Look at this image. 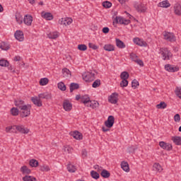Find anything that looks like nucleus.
Returning <instances> with one entry per match:
<instances>
[{
	"label": "nucleus",
	"mask_w": 181,
	"mask_h": 181,
	"mask_svg": "<svg viewBox=\"0 0 181 181\" xmlns=\"http://www.w3.org/2000/svg\"><path fill=\"white\" fill-rule=\"evenodd\" d=\"M63 108L64 110H65V111H71V108H73V105L68 100H65L63 103Z\"/></svg>",
	"instance_id": "12"
},
{
	"label": "nucleus",
	"mask_w": 181,
	"mask_h": 181,
	"mask_svg": "<svg viewBox=\"0 0 181 181\" xmlns=\"http://www.w3.org/2000/svg\"><path fill=\"white\" fill-rule=\"evenodd\" d=\"M49 83V79L47 78H42L40 80V86H46Z\"/></svg>",
	"instance_id": "46"
},
{
	"label": "nucleus",
	"mask_w": 181,
	"mask_h": 181,
	"mask_svg": "<svg viewBox=\"0 0 181 181\" xmlns=\"http://www.w3.org/2000/svg\"><path fill=\"white\" fill-rule=\"evenodd\" d=\"M158 54H160L163 60H169L170 59H172L173 56L172 52L166 47L160 48L158 50Z\"/></svg>",
	"instance_id": "1"
},
{
	"label": "nucleus",
	"mask_w": 181,
	"mask_h": 181,
	"mask_svg": "<svg viewBox=\"0 0 181 181\" xmlns=\"http://www.w3.org/2000/svg\"><path fill=\"white\" fill-rule=\"evenodd\" d=\"M94 169H95L96 170H98V172H101L103 170V168L100 167L98 165H94Z\"/></svg>",
	"instance_id": "61"
},
{
	"label": "nucleus",
	"mask_w": 181,
	"mask_h": 181,
	"mask_svg": "<svg viewBox=\"0 0 181 181\" xmlns=\"http://www.w3.org/2000/svg\"><path fill=\"white\" fill-rule=\"evenodd\" d=\"M134 63H136L139 66L144 67V62L139 58L134 62Z\"/></svg>",
	"instance_id": "59"
},
{
	"label": "nucleus",
	"mask_w": 181,
	"mask_h": 181,
	"mask_svg": "<svg viewBox=\"0 0 181 181\" xmlns=\"http://www.w3.org/2000/svg\"><path fill=\"white\" fill-rule=\"evenodd\" d=\"M14 36L16 39L18 40V42H23V39H24L23 32H22L21 30H17L15 33Z\"/></svg>",
	"instance_id": "15"
},
{
	"label": "nucleus",
	"mask_w": 181,
	"mask_h": 181,
	"mask_svg": "<svg viewBox=\"0 0 181 181\" xmlns=\"http://www.w3.org/2000/svg\"><path fill=\"white\" fill-rule=\"evenodd\" d=\"M103 33H108L110 32V28L108 27H105L102 30Z\"/></svg>",
	"instance_id": "63"
},
{
	"label": "nucleus",
	"mask_w": 181,
	"mask_h": 181,
	"mask_svg": "<svg viewBox=\"0 0 181 181\" xmlns=\"http://www.w3.org/2000/svg\"><path fill=\"white\" fill-rule=\"evenodd\" d=\"M165 69L167 71H170V73H175V71H179V68L175 67V66L171 64H166L165 66Z\"/></svg>",
	"instance_id": "13"
},
{
	"label": "nucleus",
	"mask_w": 181,
	"mask_h": 181,
	"mask_svg": "<svg viewBox=\"0 0 181 181\" xmlns=\"http://www.w3.org/2000/svg\"><path fill=\"white\" fill-rule=\"evenodd\" d=\"M0 49H1V50H9V49H11V47L8 43L3 42L0 44Z\"/></svg>",
	"instance_id": "32"
},
{
	"label": "nucleus",
	"mask_w": 181,
	"mask_h": 181,
	"mask_svg": "<svg viewBox=\"0 0 181 181\" xmlns=\"http://www.w3.org/2000/svg\"><path fill=\"white\" fill-rule=\"evenodd\" d=\"M38 97H40L41 100H50L52 98V94L45 92L38 94Z\"/></svg>",
	"instance_id": "16"
},
{
	"label": "nucleus",
	"mask_w": 181,
	"mask_h": 181,
	"mask_svg": "<svg viewBox=\"0 0 181 181\" xmlns=\"http://www.w3.org/2000/svg\"><path fill=\"white\" fill-rule=\"evenodd\" d=\"M67 170H68V172H70L71 173H74V172H76L77 169L76 168V166L71 164H69L67 166Z\"/></svg>",
	"instance_id": "42"
},
{
	"label": "nucleus",
	"mask_w": 181,
	"mask_h": 181,
	"mask_svg": "<svg viewBox=\"0 0 181 181\" xmlns=\"http://www.w3.org/2000/svg\"><path fill=\"white\" fill-rule=\"evenodd\" d=\"M108 101L111 104H117L118 103V93H113L111 94L110 96L108 98Z\"/></svg>",
	"instance_id": "8"
},
{
	"label": "nucleus",
	"mask_w": 181,
	"mask_h": 181,
	"mask_svg": "<svg viewBox=\"0 0 181 181\" xmlns=\"http://www.w3.org/2000/svg\"><path fill=\"white\" fill-rule=\"evenodd\" d=\"M40 170H42V172H49V170H50V167L47 165H43L41 166Z\"/></svg>",
	"instance_id": "51"
},
{
	"label": "nucleus",
	"mask_w": 181,
	"mask_h": 181,
	"mask_svg": "<svg viewBox=\"0 0 181 181\" xmlns=\"http://www.w3.org/2000/svg\"><path fill=\"white\" fill-rule=\"evenodd\" d=\"M128 86V80L127 79H122L120 82V87H127Z\"/></svg>",
	"instance_id": "56"
},
{
	"label": "nucleus",
	"mask_w": 181,
	"mask_h": 181,
	"mask_svg": "<svg viewBox=\"0 0 181 181\" xmlns=\"http://www.w3.org/2000/svg\"><path fill=\"white\" fill-rule=\"evenodd\" d=\"M135 149H136V148L134 146H130V147L128 148V151L130 153H132L133 152H135Z\"/></svg>",
	"instance_id": "62"
},
{
	"label": "nucleus",
	"mask_w": 181,
	"mask_h": 181,
	"mask_svg": "<svg viewBox=\"0 0 181 181\" xmlns=\"http://www.w3.org/2000/svg\"><path fill=\"white\" fill-rule=\"evenodd\" d=\"M59 35H60L57 31L51 32L47 34L49 39H57V37H59Z\"/></svg>",
	"instance_id": "22"
},
{
	"label": "nucleus",
	"mask_w": 181,
	"mask_h": 181,
	"mask_svg": "<svg viewBox=\"0 0 181 181\" xmlns=\"http://www.w3.org/2000/svg\"><path fill=\"white\" fill-rule=\"evenodd\" d=\"M100 176H102V177H104L105 179H108V177L111 176V174L107 170H102L100 172Z\"/></svg>",
	"instance_id": "27"
},
{
	"label": "nucleus",
	"mask_w": 181,
	"mask_h": 181,
	"mask_svg": "<svg viewBox=\"0 0 181 181\" xmlns=\"http://www.w3.org/2000/svg\"><path fill=\"white\" fill-rule=\"evenodd\" d=\"M58 88L62 91H66V85L63 82H59L58 83Z\"/></svg>",
	"instance_id": "47"
},
{
	"label": "nucleus",
	"mask_w": 181,
	"mask_h": 181,
	"mask_svg": "<svg viewBox=\"0 0 181 181\" xmlns=\"http://www.w3.org/2000/svg\"><path fill=\"white\" fill-rule=\"evenodd\" d=\"M29 165L31 166V168H37L39 165V162L35 159H32L30 160Z\"/></svg>",
	"instance_id": "35"
},
{
	"label": "nucleus",
	"mask_w": 181,
	"mask_h": 181,
	"mask_svg": "<svg viewBox=\"0 0 181 181\" xmlns=\"http://www.w3.org/2000/svg\"><path fill=\"white\" fill-rule=\"evenodd\" d=\"M42 16L47 21H52L53 19V16L50 13H42Z\"/></svg>",
	"instance_id": "28"
},
{
	"label": "nucleus",
	"mask_w": 181,
	"mask_h": 181,
	"mask_svg": "<svg viewBox=\"0 0 181 181\" xmlns=\"http://www.w3.org/2000/svg\"><path fill=\"white\" fill-rule=\"evenodd\" d=\"M31 101L33 103L34 105H36L37 107H42V105H43L42 100L40 98L39 96L32 97Z\"/></svg>",
	"instance_id": "9"
},
{
	"label": "nucleus",
	"mask_w": 181,
	"mask_h": 181,
	"mask_svg": "<svg viewBox=\"0 0 181 181\" xmlns=\"http://www.w3.org/2000/svg\"><path fill=\"white\" fill-rule=\"evenodd\" d=\"M159 146L163 149H165V151H172L173 146L172 144L169 143H165V141H160Z\"/></svg>",
	"instance_id": "11"
},
{
	"label": "nucleus",
	"mask_w": 181,
	"mask_h": 181,
	"mask_svg": "<svg viewBox=\"0 0 181 181\" xmlns=\"http://www.w3.org/2000/svg\"><path fill=\"white\" fill-rule=\"evenodd\" d=\"M174 13L177 15V16H181V4L179 3H177L174 4L173 6Z\"/></svg>",
	"instance_id": "14"
},
{
	"label": "nucleus",
	"mask_w": 181,
	"mask_h": 181,
	"mask_svg": "<svg viewBox=\"0 0 181 181\" xmlns=\"http://www.w3.org/2000/svg\"><path fill=\"white\" fill-rule=\"evenodd\" d=\"M23 181H37V180H36V177L33 176H29V175H25V177H23Z\"/></svg>",
	"instance_id": "39"
},
{
	"label": "nucleus",
	"mask_w": 181,
	"mask_h": 181,
	"mask_svg": "<svg viewBox=\"0 0 181 181\" xmlns=\"http://www.w3.org/2000/svg\"><path fill=\"white\" fill-rule=\"evenodd\" d=\"M115 121V118H114V116L110 115L108 117L107 120L105 122V125L107 127V128H112L114 127V122Z\"/></svg>",
	"instance_id": "6"
},
{
	"label": "nucleus",
	"mask_w": 181,
	"mask_h": 181,
	"mask_svg": "<svg viewBox=\"0 0 181 181\" xmlns=\"http://www.w3.org/2000/svg\"><path fill=\"white\" fill-rule=\"evenodd\" d=\"M0 66L1 67H8L9 66V62L5 59H0Z\"/></svg>",
	"instance_id": "41"
},
{
	"label": "nucleus",
	"mask_w": 181,
	"mask_h": 181,
	"mask_svg": "<svg viewBox=\"0 0 181 181\" xmlns=\"http://www.w3.org/2000/svg\"><path fill=\"white\" fill-rule=\"evenodd\" d=\"M11 115H13V117H16L17 115H19V110L16 107H12L11 109Z\"/></svg>",
	"instance_id": "43"
},
{
	"label": "nucleus",
	"mask_w": 181,
	"mask_h": 181,
	"mask_svg": "<svg viewBox=\"0 0 181 181\" xmlns=\"http://www.w3.org/2000/svg\"><path fill=\"white\" fill-rule=\"evenodd\" d=\"M16 21L17 23H18L19 25H21V23H23V18L21 14L16 15Z\"/></svg>",
	"instance_id": "44"
},
{
	"label": "nucleus",
	"mask_w": 181,
	"mask_h": 181,
	"mask_svg": "<svg viewBox=\"0 0 181 181\" xmlns=\"http://www.w3.org/2000/svg\"><path fill=\"white\" fill-rule=\"evenodd\" d=\"M158 6H160V8H169L170 7V3H169L168 0L163 1L158 4Z\"/></svg>",
	"instance_id": "24"
},
{
	"label": "nucleus",
	"mask_w": 181,
	"mask_h": 181,
	"mask_svg": "<svg viewBox=\"0 0 181 181\" xmlns=\"http://www.w3.org/2000/svg\"><path fill=\"white\" fill-rule=\"evenodd\" d=\"M14 104L21 110L22 107H24L25 102L23 100H15Z\"/></svg>",
	"instance_id": "33"
},
{
	"label": "nucleus",
	"mask_w": 181,
	"mask_h": 181,
	"mask_svg": "<svg viewBox=\"0 0 181 181\" xmlns=\"http://www.w3.org/2000/svg\"><path fill=\"white\" fill-rule=\"evenodd\" d=\"M81 103H83L85 105H88L91 100L88 95H85L81 97Z\"/></svg>",
	"instance_id": "19"
},
{
	"label": "nucleus",
	"mask_w": 181,
	"mask_h": 181,
	"mask_svg": "<svg viewBox=\"0 0 181 181\" xmlns=\"http://www.w3.org/2000/svg\"><path fill=\"white\" fill-rule=\"evenodd\" d=\"M64 151L67 153H71V152H73V148L70 147L69 146H65L64 147Z\"/></svg>",
	"instance_id": "52"
},
{
	"label": "nucleus",
	"mask_w": 181,
	"mask_h": 181,
	"mask_svg": "<svg viewBox=\"0 0 181 181\" xmlns=\"http://www.w3.org/2000/svg\"><path fill=\"white\" fill-rule=\"evenodd\" d=\"M100 86H101V80L100 79L95 80L92 85L93 88H97V87H100Z\"/></svg>",
	"instance_id": "45"
},
{
	"label": "nucleus",
	"mask_w": 181,
	"mask_h": 181,
	"mask_svg": "<svg viewBox=\"0 0 181 181\" xmlns=\"http://www.w3.org/2000/svg\"><path fill=\"white\" fill-rule=\"evenodd\" d=\"M59 25H64V26H69V25H71L73 23V19L71 18H61L59 21Z\"/></svg>",
	"instance_id": "7"
},
{
	"label": "nucleus",
	"mask_w": 181,
	"mask_h": 181,
	"mask_svg": "<svg viewBox=\"0 0 181 181\" xmlns=\"http://www.w3.org/2000/svg\"><path fill=\"white\" fill-rule=\"evenodd\" d=\"M78 50H81V52H86L87 50V45L84 44H81L78 45Z\"/></svg>",
	"instance_id": "49"
},
{
	"label": "nucleus",
	"mask_w": 181,
	"mask_h": 181,
	"mask_svg": "<svg viewBox=\"0 0 181 181\" xmlns=\"http://www.w3.org/2000/svg\"><path fill=\"white\" fill-rule=\"evenodd\" d=\"M114 23H119L120 25H123L124 18L121 16H116L115 18V21H113V25Z\"/></svg>",
	"instance_id": "31"
},
{
	"label": "nucleus",
	"mask_w": 181,
	"mask_h": 181,
	"mask_svg": "<svg viewBox=\"0 0 181 181\" xmlns=\"http://www.w3.org/2000/svg\"><path fill=\"white\" fill-rule=\"evenodd\" d=\"M163 36L164 40H167V42H171L172 43L176 42V36L173 33L165 31L163 33Z\"/></svg>",
	"instance_id": "2"
},
{
	"label": "nucleus",
	"mask_w": 181,
	"mask_h": 181,
	"mask_svg": "<svg viewBox=\"0 0 181 181\" xmlns=\"http://www.w3.org/2000/svg\"><path fill=\"white\" fill-rule=\"evenodd\" d=\"M71 135L74 138V139H77V141H81L83 139V134L78 131H75L72 132Z\"/></svg>",
	"instance_id": "18"
},
{
	"label": "nucleus",
	"mask_w": 181,
	"mask_h": 181,
	"mask_svg": "<svg viewBox=\"0 0 181 181\" xmlns=\"http://www.w3.org/2000/svg\"><path fill=\"white\" fill-rule=\"evenodd\" d=\"M88 47L90 49H93V50H97L98 49V46L93 42H89Z\"/></svg>",
	"instance_id": "55"
},
{
	"label": "nucleus",
	"mask_w": 181,
	"mask_h": 181,
	"mask_svg": "<svg viewBox=\"0 0 181 181\" xmlns=\"http://www.w3.org/2000/svg\"><path fill=\"white\" fill-rule=\"evenodd\" d=\"M116 46L119 47V49H125L126 46L124 42L121 40L116 38Z\"/></svg>",
	"instance_id": "26"
},
{
	"label": "nucleus",
	"mask_w": 181,
	"mask_h": 181,
	"mask_svg": "<svg viewBox=\"0 0 181 181\" xmlns=\"http://www.w3.org/2000/svg\"><path fill=\"white\" fill-rule=\"evenodd\" d=\"M174 121H175V122H180V115L176 114V115L174 116Z\"/></svg>",
	"instance_id": "58"
},
{
	"label": "nucleus",
	"mask_w": 181,
	"mask_h": 181,
	"mask_svg": "<svg viewBox=\"0 0 181 181\" xmlns=\"http://www.w3.org/2000/svg\"><path fill=\"white\" fill-rule=\"evenodd\" d=\"M120 78H122V80H128V78H129V74L127 71L122 72L120 74Z\"/></svg>",
	"instance_id": "36"
},
{
	"label": "nucleus",
	"mask_w": 181,
	"mask_h": 181,
	"mask_svg": "<svg viewBox=\"0 0 181 181\" xmlns=\"http://www.w3.org/2000/svg\"><path fill=\"white\" fill-rule=\"evenodd\" d=\"M135 8L136 11H138V12H145L146 11V7L142 4H136Z\"/></svg>",
	"instance_id": "20"
},
{
	"label": "nucleus",
	"mask_w": 181,
	"mask_h": 181,
	"mask_svg": "<svg viewBox=\"0 0 181 181\" xmlns=\"http://www.w3.org/2000/svg\"><path fill=\"white\" fill-rule=\"evenodd\" d=\"M133 42L135 45L140 46L141 47H146L148 46V43L139 37L134 38Z\"/></svg>",
	"instance_id": "5"
},
{
	"label": "nucleus",
	"mask_w": 181,
	"mask_h": 181,
	"mask_svg": "<svg viewBox=\"0 0 181 181\" xmlns=\"http://www.w3.org/2000/svg\"><path fill=\"white\" fill-rule=\"evenodd\" d=\"M171 140L175 144V145H181V137L177 136H174L171 137Z\"/></svg>",
	"instance_id": "23"
},
{
	"label": "nucleus",
	"mask_w": 181,
	"mask_h": 181,
	"mask_svg": "<svg viewBox=\"0 0 181 181\" xmlns=\"http://www.w3.org/2000/svg\"><path fill=\"white\" fill-rule=\"evenodd\" d=\"M153 170H156V172H162L163 168H162V166H160L159 163H154L153 165Z\"/></svg>",
	"instance_id": "30"
},
{
	"label": "nucleus",
	"mask_w": 181,
	"mask_h": 181,
	"mask_svg": "<svg viewBox=\"0 0 181 181\" xmlns=\"http://www.w3.org/2000/svg\"><path fill=\"white\" fill-rule=\"evenodd\" d=\"M90 176L93 177V179H95V180L100 179V174L94 170L90 172Z\"/></svg>",
	"instance_id": "38"
},
{
	"label": "nucleus",
	"mask_w": 181,
	"mask_h": 181,
	"mask_svg": "<svg viewBox=\"0 0 181 181\" xmlns=\"http://www.w3.org/2000/svg\"><path fill=\"white\" fill-rule=\"evenodd\" d=\"M83 79L84 81L90 82L94 81L95 79V74L93 72H88L83 74Z\"/></svg>",
	"instance_id": "4"
},
{
	"label": "nucleus",
	"mask_w": 181,
	"mask_h": 181,
	"mask_svg": "<svg viewBox=\"0 0 181 181\" xmlns=\"http://www.w3.org/2000/svg\"><path fill=\"white\" fill-rule=\"evenodd\" d=\"M175 94L178 98H180L181 100V87H177L175 88Z\"/></svg>",
	"instance_id": "53"
},
{
	"label": "nucleus",
	"mask_w": 181,
	"mask_h": 181,
	"mask_svg": "<svg viewBox=\"0 0 181 181\" xmlns=\"http://www.w3.org/2000/svg\"><path fill=\"white\" fill-rule=\"evenodd\" d=\"M138 86H139V82H138V81H136V79L133 80L132 82V87L136 88Z\"/></svg>",
	"instance_id": "57"
},
{
	"label": "nucleus",
	"mask_w": 181,
	"mask_h": 181,
	"mask_svg": "<svg viewBox=\"0 0 181 181\" xmlns=\"http://www.w3.org/2000/svg\"><path fill=\"white\" fill-rule=\"evenodd\" d=\"M32 108V105H25L24 106L21 107L20 109L21 111V115L23 117H29L30 115V110Z\"/></svg>",
	"instance_id": "3"
},
{
	"label": "nucleus",
	"mask_w": 181,
	"mask_h": 181,
	"mask_svg": "<svg viewBox=\"0 0 181 181\" xmlns=\"http://www.w3.org/2000/svg\"><path fill=\"white\" fill-rule=\"evenodd\" d=\"M12 129H15V126L8 127L6 128V132L9 133Z\"/></svg>",
	"instance_id": "60"
},
{
	"label": "nucleus",
	"mask_w": 181,
	"mask_h": 181,
	"mask_svg": "<svg viewBox=\"0 0 181 181\" xmlns=\"http://www.w3.org/2000/svg\"><path fill=\"white\" fill-rule=\"evenodd\" d=\"M99 104L97 101H93V103L90 102L89 105H87V107H91L92 108H97Z\"/></svg>",
	"instance_id": "48"
},
{
	"label": "nucleus",
	"mask_w": 181,
	"mask_h": 181,
	"mask_svg": "<svg viewBox=\"0 0 181 181\" xmlns=\"http://www.w3.org/2000/svg\"><path fill=\"white\" fill-rule=\"evenodd\" d=\"M23 22L27 26H31L33 22V17L30 15H25L23 18Z\"/></svg>",
	"instance_id": "10"
},
{
	"label": "nucleus",
	"mask_w": 181,
	"mask_h": 181,
	"mask_svg": "<svg viewBox=\"0 0 181 181\" xmlns=\"http://www.w3.org/2000/svg\"><path fill=\"white\" fill-rule=\"evenodd\" d=\"M103 49L106 52H114L115 50V47L111 44H106L103 47Z\"/></svg>",
	"instance_id": "21"
},
{
	"label": "nucleus",
	"mask_w": 181,
	"mask_h": 181,
	"mask_svg": "<svg viewBox=\"0 0 181 181\" xmlns=\"http://www.w3.org/2000/svg\"><path fill=\"white\" fill-rule=\"evenodd\" d=\"M168 107V105L165 102H160L159 104L156 105V108L158 110H165Z\"/></svg>",
	"instance_id": "37"
},
{
	"label": "nucleus",
	"mask_w": 181,
	"mask_h": 181,
	"mask_svg": "<svg viewBox=\"0 0 181 181\" xmlns=\"http://www.w3.org/2000/svg\"><path fill=\"white\" fill-rule=\"evenodd\" d=\"M103 6L108 9V8H111V6H112V4L108 1H106L103 3Z\"/></svg>",
	"instance_id": "50"
},
{
	"label": "nucleus",
	"mask_w": 181,
	"mask_h": 181,
	"mask_svg": "<svg viewBox=\"0 0 181 181\" xmlns=\"http://www.w3.org/2000/svg\"><path fill=\"white\" fill-rule=\"evenodd\" d=\"M21 171L22 172V173H25L26 175H29V173H30V169H29L26 165H23V167H21Z\"/></svg>",
	"instance_id": "40"
},
{
	"label": "nucleus",
	"mask_w": 181,
	"mask_h": 181,
	"mask_svg": "<svg viewBox=\"0 0 181 181\" xmlns=\"http://www.w3.org/2000/svg\"><path fill=\"white\" fill-rule=\"evenodd\" d=\"M14 129H17L21 134H28L29 129L23 128V126L14 125Z\"/></svg>",
	"instance_id": "17"
},
{
	"label": "nucleus",
	"mask_w": 181,
	"mask_h": 181,
	"mask_svg": "<svg viewBox=\"0 0 181 181\" xmlns=\"http://www.w3.org/2000/svg\"><path fill=\"white\" fill-rule=\"evenodd\" d=\"M129 56H130V59L132 62H135L136 61V59H138L136 54H135L134 52L130 53Z\"/></svg>",
	"instance_id": "54"
},
{
	"label": "nucleus",
	"mask_w": 181,
	"mask_h": 181,
	"mask_svg": "<svg viewBox=\"0 0 181 181\" xmlns=\"http://www.w3.org/2000/svg\"><path fill=\"white\" fill-rule=\"evenodd\" d=\"M62 74L64 77H70L71 74L70 73V70L69 69L64 68L62 69Z\"/></svg>",
	"instance_id": "34"
},
{
	"label": "nucleus",
	"mask_w": 181,
	"mask_h": 181,
	"mask_svg": "<svg viewBox=\"0 0 181 181\" xmlns=\"http://www.w3.org/2000/svg\"><path fill=\"white\" fill-rule=\"evenodd\" d=\"M80 88V85L76 83H71L69 86L70 93H73L74 90H78Z\"/></svg>",
	"instance_id": "25"
},
{
	"label": "nucleus",
	"mask_w": 181,
	"mask_h": 181,
	"mask_svg": "<svg viewBox=\"0 0 181 181\" xmlns=\"http://www.w3.org/2000/svg\"><path fill=\"white\" fill-rule=\"evenodd\" d=\"M121 168L124 170V172H129V165L127 162H122Z\"/></svg>",
	"instance_id": "29"
},
{
	"label": "nucleus",
	"mask_w": 181,
	"mask_h": 181,
	"mask_svg": "<svg viewBox=\"0 0 181 181\" xmlns=\"http://www.w3.org/2000/svg\"><path fill=\"white\" fill-rule=\"evenodd\" d=\"M131 23L130 20H127L125 18H123V25H129Z\"/></svg>",
	"instance_id": "64"
}]
</instances>
